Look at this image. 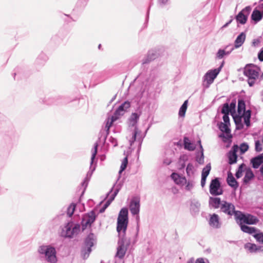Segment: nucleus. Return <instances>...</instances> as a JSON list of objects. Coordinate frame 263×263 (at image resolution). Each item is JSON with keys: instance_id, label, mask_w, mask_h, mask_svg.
I'll list each match as a JSON object with an SVG mask.
<instances>
[{"instance_id": "1", "label": "nucleus", "mask_w": 263, "mask_h": 263, "mask_svg": "<svg viewBox=\"0 0 263 263\" xmlns=\"http://www.w3.org/2000/svg\"><path fill=\"white\" fill-rule=\"evenodd\" d=\"M141 116V112H133L129 118L128 121L129 126L134 127V130L132 133V138L129 140L130 146H132L133 143L135 141L138 142V148L137 149V153H139L141 148L142 143L143 139L145 137V135L143 136L141 131H140L137 126V122Z\"/></svg>"}, {"instance_id": "2", "label": "nucleus", "mask_w": 263, "mask_h": 263, "mask_svg": "<svg viewBox=\"0 0 263 263\" xmlns=\"http://www.w3.org/2000/svg\"><path fill=\"white\" fill-rule=\"evenodd\" d=\"M130 107V102L128 101H125L118 107L110 119L109 118L107 119L105 126V130L103 132L101 131L100 133L102 135L104 134V142L106 139L107 135L109 134V128L113 122L118 119L121 116L123 115Z\"/></svg>"}, {"instance_id": "3", "label": "nucleus", "mask_w": 263, "mask_h": 263, "mask_svg": "<svg viewBox=\"0 0 263 263\" xmlns=\"http://www.w3.org/2000/svg\"><path fill=\"white\" fill-rule=\"evenodd\" d=\"M41 258H43L49 263H57V251L54 247L50 245H42L39 247L38 250Z\"/></svg>"}, {"instance_id": "4", "label": "nucleus", "mask_w": 263, "mask_h": 263, "mask_svg": "<svg viewBox=\"0 0 263 263\" xmlns=\"http://www.w3.org/2000/svg\"><path fill=\"white\" fill-rule=\"evenodd\" d=\"M128 224V210L126 208H122L119 214L117 219V231L118 235L123 236L126 235V231Z\"/></svg>"}, {"instance_id": "5", "label": "nucleus", "mask_w": 263, "mask_h": 263, "mask_svg": "<svg viewBox=\"0 0 263 263\" xmlns=\"http://www.w3.org/2000/svg\"><path fill=\"white\" fill-rule=\"evenodd\" d=\"M223 61L219 67L208 70L202 77V85L204 89H208L213 83L215 79L220 72L223 66Z\"/></svg>"}, {"instance_id": "6", "label": "nucleus", "mask_w": 263, "mask_h": 263, "mask_svg": "<svg viewBox=\"0 0 263 263\" xmlns=\"http://www.w3.org/2000/svg\"><path fill=\"white\" fill-rule=\"evenodd\" d=\"M95 241V235L90 233L85 238L84 242V246L82 247L81 255L83 259H86L89 256L92 250L91 247L94 245Z\"/></svg>"}, {"instance_id": "7", "label": "nucleus", "mask_w": 263, "mask_h": 263, "mask_svg": "<svg viewBox=\"0 0 263 263\" xmlns=\"http://www.w3.org/2000/svg\"><path fill=\"white\" fill-rule=\"evenodd\" d=\"M140 198L139 196H134L132 197L130 203H129V210L133 215H137L136 217V220L137 222V226L136 228L137 232L136 234V236H137L139 231V216L138 215L140 212Z\"/></svg>"}, {"instance_id": "8", "label": "nucleus", "mask_w": 263, "mask_h": 263, "mask_svg": "<svg viewBox=\"0 0 263 263\" xmlns=\"http://www.w3.org/2000/svg\"><path fill=\"white\" fill-rule=\"evenodd\" d=\"M229 116V114H223L222 118L224 123L222 122H218L217 125L220 130H221L223 133H225L227 135H228L227 138L223 134H221L219 135V137L223 138L224 139H228L230 140V142H231V139L232 138V136L230 134L231 129L229 128V126H230V118Z\"/></svg>"}, {"instance_id": "9", "label": "nucleus", "mask_w": 263, "mask_h": 263, "mask_svg": "<svg viewBox=\"0 0 263 263\" xmlns=\"http://www.w3.org/2000/svg\"><path fill=\"white\" fill-rule=\"evenodd\" d=\"M98 147V144L97 142H96L94 144L93 147L91 151L92 155H91V161H90L89 171L87 172L86 177L85 178L84 180L81 183L82 186H84L85 189H86V187L87 186L88 182L92 176V174L93 172L96 170V164L94 166H93V161L96 158V155L97 154Z\"/></svg>"}, {"instance_id": "10", "label": "nucleus", "mask_w": 263, "mask_h": 263, "mask_svg": "<svg viewBox=\"0 0 263 263\" xmlns=\"http://www.w3.org/2000/svg\"><path fill=\"white\" fill-rule=\"evenodd\" d=\"M243 74L248 78L249 86H253L258 77V71L256 68L252 66V64L247 65L244 69Z\"/></svg>"}, {"instance_id": "11", "label": "nucleus", "mask_w": 263, "mask_h": 263, "mask_svg": "<svg viewBox=\"0 0 263 263\" xmlns=\"http://www.w3.org/2000/svg\"><path fill=\"white\" fill-rule=\"evenodd\" d=\"M238 215H236V220L239 222L244 223L247 224H255L259 221V219L255 216L250 214H243L241 211L237 213Z\"/></svg>"}, {"instance_id": "12", "label": "nucleus", "mask_w": 263, "mask_h": 263, "mask_svg": "<svg viewBox=\"0 0 263 263\" xmlns=\"http://www.w3.org/2000/svg\"><path fill=\"white\" fill-rule=\"evenodd\" d=\"M220 211L230 216L234 215L235 219L236 215L238 214L237 213L236 214V213L239 212V211L235 210V208L233 204L224 200L222 201L220 205Z\"/></svg>"}, {"instance_id": "13", "label": "nucleus", "mask_w": 263, "mask_h": 263, "mask_svg": "<svg viewBox=\"0 0 263 263\" xmlns=\"http://www.w3.org/2000/svg\"><path fill=\"white\" fill-rule=\"evenodd\" d=\"M210 193L213 196L222 195L223 190L221 188V184L218 178H215L211 181L209 186Z\"/></svg>"}, {"instance_id": "14", "label": "nucleus", "mask_w": 263, "mask_h": 263, "mask_svg": "<svg viewBox=\"0 0 263 263\" xmlns=\"http://www.w3.org/2000/svg\"><path fill=\"white\" fill-rule=\"evenodd\" d=\"M251 10L252 7L248 6L240 11L235 17L237 22L242 25L246 24Z\"/></svg>"}, {"instance_id": "15", "label": "nucleus", "mask_w": 263, "mask_h": 263, "mask_svg": "<svg viewBox=\"0 0 263 263\" xmlns=\"http://www.w3.org/2000/svg\"><path fill=\"white\" fill-rule=\"evenodd\" d=\"M96 215L94 211L92 210L89 213L85 214L82 219L81 224L83 230H85L88 226H91L95 221Z\"/></svg>"}, {"instance_id": "16", "label": "nucleus", "mask_w": 263, "mask_h": 263, "mask_svg": "<svg viewBox=\"0 0 263 263\" xmlns=\"http://www.w3.org/2000/svg\"><path fill=\"white\" fill-rule=\"evenodd\" d=\"M121 236L118 235V247L117 248V252L116 253V256L120 259L123 258L126 253V249L124 248L125 235L123 236L122 233H121Z\"/></svg>"}, {"instance_id": "17", "label": "nucleus", "mask_w": 263, "mask_h": 263, "mask_svg": "<svg viewBox=\"0 0 263 263\" xmlns=\"http://www.w3.org/2000/svg\"><path fill=\"white\" fill-rule=\"evenodd\" d=\"M73 226L72 222H67L65 226L62 229L61 236L64 238H72L73 233L72 232V228Z\"/></svg>"}, {"instance_id": "18", "label": "nucleus", "mask_w": 263, "mask_h": 263, "mask_svg": "<svg viewBox=\"0 0 263 263\" xmlns=\"http://www.w3.org/2000/svg\"><path fill=\"white\" fill-rule=\"evenodd\" d=\"M120 178V176H119L118 177V180L114 184L113 186L111 187V189L110 190V191L107 193L106 198L108 197V196L110 195V194L112 192H114L112 194H111V196H112V197L115 198L116 196L117 195L118 193H119V191L121 190V189L122 188V186L123 185L122 181H120V182H118Z\"/></svg>"}, {"instance_id": "19", "label": "nucleus", "mask_w": 263, "mask_h": 263, "mask_svg": "<svg viewBox=\"0 0 263 263\" xmlns=\"http://www.w3.org/2000/svg\"><path fill=\"white\" fill-rule=\"evenodd\" d=\"M48 60V57L47 55L41 52L37 57L36 59V60L35 61V66L36 68H40L41 67H43Z\"/></svg>"}, {"instance_id": "20", "label": "nucleus", "mask_w": 263, "mask_h": 263, "mask_svg": "<svg viewBox=\"0 0 263 263\" xmlns=\"http://www.w3.org/2000/svg\"><path fill=\"white\" fill-rule=\"evenodd\" d=\"M209 223L211 227H212L216 229L220 228L221 227V223L219 221V217L216 214H213L211 215Z\"/></svg>"}, {"instance_id": "21", "label": "nucleus", "mask_w": 263, "mask_h": 263, "mask_svg": "<svg viewBox=\"0 0 263 263\" xmlns=\"http://www.w3.org/2000/svg\"><path fill=\"white\" fill-rule=\"evenodd\" d=\"M245 249L248 250L250 253H256L259 251H263V247L257 246L254 243L248 242L244 246Z\"/></svg>"}, {"instance_id": "22", "label": "nucleus", "mask_w": 263, "mask_h": 263, "mask_svg": "<svg viewBox=\"0 0 263 263\" xmlns=\"http://www.w3.org/2000/svg\"><path fill=\"white\" fill-rule=\"evenodd\" d=\"M237 223L239 224L241 230L244 233H248L249 234H253V233L259 231L258 229L255 227H249L242 223V222H238V221Z\"/></svg>"}, {"instance_id": "23", "label": "nucleus", "mask_w": 263, "mask_h": 263, "mask_svg": "<svg viewBox=\"0 0 263 263\" xmlns=\"http://www.w3.org/2000/svg\"><path fill=\"white\" fill-rule=\"evenodd\" d=\"M251 163L254 168H257L263 163V153L252 158L251 159Z\"/></svg>"}, {"instance_id": "24", "label": "nucleus", "mask_w": 263, "mask_h": 263, "mask_svg": "<svg viewBox=\"0 0 263 263\" xmlns=\"http://www.w3.org/2000/svg\"><path fill=\"white\" fill-rule=\"evenodd\" d=\"M157 58L156 52L153 50H149L146 57L142 60V64H148Z\"/></svg>"}, {"instance_id": "25", "label": "nucleus", "mask_w": 263, "mask_h": 263, "mask_svg": "<svg viewBox=\"0 0 263 263\" xmlns=\"http://www.w3.org/2000/svg\"><path fill=\"white\" fill-rule=\"evenodd\" d=\"M262 18L263 14L261 13L260 11L257 9V8H255L251 16V20L253 21L254 24H257L258 22L261 20Z\"/></svg>"}, {"instance_id": "26", "label": "nucleus", "mask_w": 263, "mask_h": 263, "mask_svg": "<svg viewBox=\"0 0 263 263\" xmlns=\"http://www.w3.org/2000/svg\"><path fill=\"white\" fill-rule=\"evenodd\" d=\"M227 182L229 186L233 187L234 189H236L238 187L239 184L238 182L236 180L233 174L230 172H229L228 173Z\"/></svg>"}, {"instance_id": "27", "label": "nucleus", "mask_w": 263, "mask_h": 263, "mask_svg": "<svg viewBox=\"0 0 263 263\" xmlns=\"http://www.w3.org/2000/svg\"><path fill=\"white\" fill-rule=\"evenodd\" d=\"M246 33L245 32L240 33L236 37L234 42V47L238 48L240 47L245 42L246 39Z\"/></svg>"}, {"instance_id": "28", "label": "nucleus", "mask_w": 263, "mask_h": 263, "mask_svg": "<svg viewBox=\"0 0 263 263\" xmlns=\"http://www.w3.org/2000/svg\"><path fill=\"white\" fill-rule=\"evenodd\" d=\"M220 198L219 197H210L209 199V205L212 206L214 209H218L221 204Z\"/></svg>"}, {"instance_id": "29", "label": "nucleus", "mask_w": 263, "mask_h": 263, "mask_svg": "<svg viewBox=\"0 0 263 263\" xmlns=\"http://www.w3.org/2000/svg\"><path fill=\"white\" fill-rule=\"evenodd\" d=\"M233 119L236 125V129L238 130H240L243 128V124L242 123L241 118H242V115H235L233 116Z\"/></svg>"}, {"instance_id": "30", "label": "nucleus", "mask_w": 263, "mask_h": 263, "mask_svg": "<svg viewBox=\"0 0 263 263\" xmlns=\"http://www.w3.org/2000/svg\"><path fill=\"white\" fill-rule=\"evenodd\" d=\"M198 143L199 145V147L200 149V156H199V153L196 156V161L200 164H203L204 163V155H203V148L201 143V141L199 140L198 141Z\"/></svg>"}, {"instance_id": "31", "label": "nucleus", "mask_w": 263, "mask_h": 263, "mask_svg": "<svg viewBox=\"0 0 263 263\" xmlns=\"http://www.w3.org/2000/svg\"><path fill=\"white\" fill-rule=\"evenodd\" d=\"M184 147L190 151L195 150V146L192 143L189 138L185 137L183 138Z\"/></svg>"}, {"instance_id": "32", "label": "nucleus", "mask_w": 263, "mask_h": 263, "mask_svg": "<svg viewBox=\"0 0 263 263\" xmlns=\"http://www.w3.org/2000/svg\"><path fill=\"white\" fill-rule=\"evenodd\" d=\"M246 110V104L243 99H239L238 101L237 112L238 115H241L243 111Z\"/></svg>"}, {"instance_id": "33", "label": "nucleus", "mask_w": 263, "mask_h": 263, "mask_svg": "<svg viewBox=\"0 0 263 263\" xmlns=\"http://www.w3.org/2000/svg\"><path fill=\"white\" fill-rule=\"evenodd\" d=\"M188 101L185 100L181 106L179 110V116L180 117H184L187 107Z\"/></svg>"}, {"instance_id": "34", "label": "nucleus", "mask_w": 263, "mask_h": 263, "mask_svg": "<svg viewBox=\"0 0 263 263\" xmlns=\"http://www.w3.org/2000/svg\"><path fill=\"white\" fill-rule=\"evenodd\" d=\"M109 198L108 200L106 201L105 204L103 205V206L100 209L99 213H102L104 212L105 210L107 208V207L111 204L112 201L114 200L115 198L112 197V196H109Z\"/></svg>"}, {"instance_id": "35", "label": "nucleus", "mask_w": 263, "mask_h": 263, "mask_svg": "<svg viewBox=\"0 0 263 263\" xmlns=\"http://www.w3.org/2000/svg\"><path fill=\"white\" fill-rule=\"evenodd\" d=\"M195 169L193 164L190 163L187 165L186 172L189 177H192L194 174Z\"/></svg>"}, {"instance_id": "36", "label": "nucleus", "mask_w": 263, "mask_h": 263, "mask_svg": "<svg viewBox=\"0 0 263 263\" xmlns=\"http://www.w3.org/2000/svg\"><path fill=\"white\" fill-rule=\"evenodd\" d=\"M228 157L229 159V163L231 165L235 164L237 161V155L231 153H228Z\"/></svg>"}, {"instance_id": "37", "label": "nucleus", "mask_w": 263, "mask_h": 263, "mask_svg": "<svg viewBox=\"0 0 263 263\" xmlns=\"http://www.w3.org/2000/svg\"><path fill=\"white\" fill-rule=\"evenodd\" d=\"M254 177V174L252 171H247L243 178V181L245 183H248Z\"/></svg>"}, {"instance_id": "38", "label": "nucleus", "mask_w": 263, "mask_h": 263, "mask_svg": "<svg viewBox=\"0 0 263 263\" xmlns=\"http://www.w3.org/2000/svg\"><path fill=\"white\" fill-rule=\"evenodd\" d=\"M200 204L199 202H195L191 204V210L192 212H194V214L198 213L199 212V209Z\"/></svg>"}, {"instance_id": "39", "label": "nucleus", "mask_w": 263, "mask_h": 263, "mask_svg": "<svg viewBox=\"0 0 263 263\" xmlns=\"http://www.w3.org/2000/svg\"><path fill=\"white\" fill-rule=\"evenodd\" d=\"M211 169V164L209 163L202 169L201 176L206 177L210 174Z\"/></svg>"}, {"instance_id": "40", "label": "nucleus", "mask_w": 263, "mask_h": 263, "mask_svg": "<svg viewBox=\"0 0 263 263\" xmlns=\"http://www.w3.org/2000/svg\"><path fill=\"white\" fill-rule=\"evenodd\" d=\"M221 112L222 114H229L230 112H231L232 116H233L234 114L230 109L229 104L227 103L223 105Z\"/></svg>"}, {"instance_id": "41", "label": "nucleus", "mask_w": 263, "mask_h": 263, "mask_svg": "<svg viewBox=\"0 0 263 263\" xmlns=\"http://www.w3.org/2000/svg\"><path fill=\"white\" fill-rule=\"evenodd\" d=\"M42 102L46 104L47 105H52V104H57L58 103L56 102L55 99L54 98H46L45 97L43 99H42Z\"/></svg>"}, {"instance_id": "42", "label": "nucleus", "mask_w": 263, "mask_h": 263, "mask_svg": "<svg viewBox=\"0 0 263 263\" xmlns=\"http://www.w3.org/2000/svg\"><path fill=\"white\" fill-rule=\"evenodd\" d=\"M76 204L74 203H71L67 208V214L69 217H71L75 210Z\"/></svg>"}, {"instance_id": "43", "label": "nucleus", "mask_w": 263, "mask_h": 263, "mask_svg": "<svg viewBox=\"0 0 263 263\" xmlns=\"http://www.w3.org/2000/svg\"><path fill=\"white\" fill-rule=\"evenodd\" d=\"M239 148L240 154H243L248 150L249 145L247 143H242L240 144Z\"/></svg>"}, {"instance_id": "44", "label": "nucleus", "mask_w": 263, "mask_h": 263, "mask_svg": "<svg viewBox=\"0 0 263 263\" xmlns=\"http://www.w3.org/2000/svg\"><path fill=\"white\" fill-rule=\"evenodd\" d=\"M176 183L178 185H183L186 183V179L184 176H181L179 175L177 181Z\"/></svg>"}, {"instance_id": "45", "label": "nucleus", "mask_w": 263, "mask_h": 263, "mask_svg": "<svg viewBox=\"0 0 263 263\" xmlns=\"http://www.w3.org/2000/svg\"><path fill=\"white\" fill-rule=\"evenodd\" d=\"M253 236L257 241L263 243V232L255 233Z\"/></svg>"}, {"instance_id": "46", "label": "nucleus", "mask_w": 263, "mask_h": 263, "mask_svg": "<svg viewBox=\"0 0 263 263\" xmlns=\"http://www.w3.org/2000/svg\"><path fill=\"white\" fill-rule=\"evenodd\" d=\"M225 50L219 49L216 54V58L218 59H222L226 55Z\"/></svg>"}, {"instance_id": "47", "label": "nucleus", "mask_w": 263, "mask_h": 263, "mask_svg": "<svg viewBox=\"0 0 263 263\" xmlns=\"http://www.w3.org/2000/svg\"><path fill=\"white\" fill-rule=\"evenodd\" d=\"M243 165H244L243 163L240 164L237 170L236 171V172L235 173V176L237 179L240 178L242 176V168H243Z\"/></svg>"}, {"instance_id": "48", "label": "nucleus", "mask_w": 263, "mask_h": 263, "mask_svg": "<svg viewBox=\"0 0 263 263\" xmlns=\"http://www.w3.org/2000/svg\"><path fill=\"white\" fill-rule=\"evenodd\" d=\"M235 48L233 45L227 46L224 48L226 55H228L229 54H230Z\"/></svg>"}, {"instance_id": "49", "label": "nucleus", "mask_w": 263, "mask_h": 263, "mask_svg": "<svg viewBox=\"0 0 263 263\" xmlns=\"http://www.w3.org/2000/svg\"><path fill=\"white\" fill-rule=\"evenodd\" d=\"M255 149L257 152H260L262 150V145L259 140H256L255 142Z\"/></svg>"}, {"instance_id": "50", "label": "nucleus", "mask_w": 263, "mask_h": 263, "mask_svg": "<svg viewBox=\"0 0 263 263\" xmlns=\"http://www.w3.org/2000/svg\"><path fill=\"white\" fill-rule=\"evenodd\" d=\"M186 185L185 186V190L187 191L191 190L194 186V182L193 180H189L187 182L186 181Z\"/></svg>"}, {"instance_id": "51", "label": "nucleus", "mask_w": 263, "mask_h": 263, "mask_svg": "<svg viewBox=\"0 0 263 263\" xmlns=\"http://www.w3.org/2000/svg\"><path fill=\"white\" fill-rule=\"evenodd\" d=\"M150 7H151V6H149V7L148 8L147 13H146V17H145V22H144V24L143 25L142 29L146 28L147 27V24H148V20H149Z\"/></svg>"}, {"instance_id": "52", "label": "nucleus", "mask_w": 263, "mask_h": 263, "mask_svg": "<svg viewBox=\"0 0 263 263\" xmlns=\"http://www.w3.org/2000/svg\"><path fill=\"white\" fill-rule=\"evenodd\" d=\"M80 231V226L79 224H76L72 228V232L73 233V236L74 234H77Z\"/></svg>"}, {"instance_id": "53", "label": "nucleus", "mask_w": 263, "mask_h": 263, "mask_svg": "<svg viewBox=\"0 0 263 263\" xmlns=\"http://www.w3.org/2000/svg\"><path fill=\"white\" fill-rule=\"evenodd\" d=\"M242 112L243 113L241 114V115H242V117L243 118L251 119V110L248 109L247 110L243 111Z\"/></svg>"}, {"instance_id": "54", "label": "nucleus", "mask_w": 263, "mask_h": 263, "mask_svg": "<svg viewBox=\"0 0 263 263\" xmlns=\"http://www.w3.org/2000/svg\"><path fill=\"white\" fill-rule=\"evenodd\" d=\"M236 100L235 99H233L229 105V107L233 113L235 112Z\"/></svg>"}, {"instance_id": "55", "label": "nucleus", "mask_w": 263, "mask_h": 263, "mask_svg": "<svg viewBox=\"0 0 263 263\" xmlns=\"http://www.w3.org/2000/svg\"><path fill=\"white\" fill-rule=\"evenodd\" d=\"M195 263H210L209 260L207 258H198Z\"/></svg>"}, {"instance_id": "56", "label": "nucleus", "mask_w": 263, "mask_h": 263, "mask_svg": "<svg viewBox=\"0 0 263 263\" xmlns=\"http://www.w3.org/2000/svg\"><path fill=\"white\" fill-rule=\"evenodd\" d=\"M239 149V146L237 144H234L231 149L229 151V153L237 154V152Z\"/></svg>"}, {"instance_id": "57", "label": "nucleus", "mask_w": 263, "mask_h": 263, "mask_svg": "<svg viewBox=\"0 0 263 263\" xmlns=\"http://www.w3.org/2000/svg\"><path fill=\"white\" fill-rule=\"evenodd\" d=\"M109 141L112 144L113 146H116L118 145V142L116 138L110 137Z\"/></svg>"}, {"instance_id": "58", "label": "nucleus", "mask_w": 263, "mask_h": 263, "mask_svg": "<svg viewBox=\"0 0 263 263\" xmlns=\"http://www.w3.org/2000/svg\"><path fill=\"white\" fill-rule=\"evenodd\" d=\"M179 175L178 174L176 173H173L171 175V177L172 178V179L174 181V182L176 183V181H177L178 180V178H179Z\"/></svg>"}, {"instance_id": "59", "label": "nucleus", "mask_w": 263, "mask_h": 263, "mask_svg": "<svg viewBox=\"0 0 263 263\" xmlns=\"http://www.w3.org/2000/svg\"><path fill=\"white\" fill-rule=\"evenodd\" d=\"M180 160H182L183 161V163L180 164V169L182 170L183 169L185 166V161L186 160V159L185 158L184 156H180Z\"/></svg>"}, {"instance_id": "60", "label": "nucleus", "mask_w": 263, "mask_h": 263, "mask_svg": "<svg viewBox=\"0 0 263 263\" xmlns=\"http://www.w3.org/2000/svg\"><path fill=\"white\" fill-rule=\"evenodd\" d=\"M258 58L261 62H263V49H261L258 53Z\"/></svg>"}, {"instance_id": "61", "label": "nucleus", "mask_w": 263, "mask_h": 263, "mask_svg": "<svg viewBox=\"0 0 263 263\" xmlns=\"http://www.w3.org/2000/svg\"><path fill=\"white\" fill-rule=\"evenodd\" d=\"M65 15L68 17V19L65 20V22H66L68 23H71V22H76L77 21L76 18H73L72 17L70 16L69 15Z\"/></svg>"}, {"instance_id": "62", "label": "nucleus", "mask_w": 263, "mask_h": 263, "mask_svg": "<svg viewBox=\"0 0 263 263\" xmlns=\"http://www.w3.org/2000/svg\"><path fill=\"white\" fill-rule=\"evenodd\" d=\"M206 180V177L201 176V185L202 187H203L205 185Z\"/></svg>"}, {"instance_id": "63", "label": "nucleus", "mask_w": 263, "mask_h": 263, "mask_svg": "<svg viewBox=\"0 0 263 263\" xmlns=\"http://www.w3.org/2000/svg\"><path fill=\"white\" fill-rule=\"evenodd\" d=\"M233 21V18H231L230 20H229L227 23H226L224 25H223L221 29H223L226 27H227L231 23V22Z\"/></svg>"}, {"instance_id": "64", "label": "nucleus", "mask_w": 263, "mask_h": 263, "mask_svg": "<svg viewBox=\"0 0 263 263\" xmlns=\"http://www.w3.org/2000/svg\"><path fill=\"white\" fill-rule=\"evenodd\" d=\"M256 8L260 11L261 13L263 14V3L258 5Z\"/></svg>"}]
</instances>
